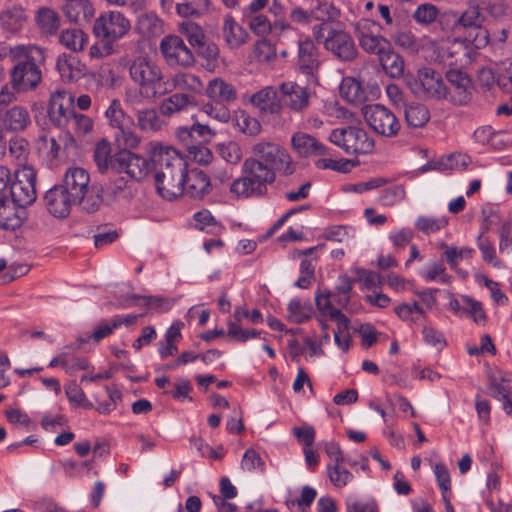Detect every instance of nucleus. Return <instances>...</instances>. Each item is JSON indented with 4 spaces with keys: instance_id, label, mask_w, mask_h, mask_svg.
Wrapping results in <instances>:
<instances>
[{
    "instance_id": "obj_1",
    "label": "nucleus",
    "mask_w": 512,
    "mask_h": 512,
    "mask_svg": "<svg viewBox=\"0 0 512 512\" xmlns=\"http://www.w3.org/2000/svg\"><path fill=\"white\" fill-rule=\"evenodd\" d=\"M157 193L166 200H174L184 193L187 161L173 147L155 144L150 150Z\"/></svg>"
},
{
    "instance_id": "obj_2",
    "label": "nucleus",
    "mask_w": 512,
    "mask_h": 512,
    "mask_svg": "<svg viewBox=\"0 0 512 512\" xmlns=\"http://www.w3.org/2000/svg\"><path fill=\"white\" fill-rule=\"evenodd\" d=\"M129 76L145 99L156 100L169 94L168 78L162 68L148 56H138L131 60Z\"/></svg>"
},
{
    "instance_id": "obj_3",
    "label": "nucleus",
    "mask_w": 512,
    "mask_h": 512,
    "mask_svg": "<svg viewBox=\"0 0 512 512\" xmlns=\"http://www.w3.org/2000/svg\"><path fill=\"white\" fill-rule=\"evenodd\" d=\"M17 64L11 71V82L19 92L34 89L42 79L41 67L45 64V51L37 45L16 47Z\"/></svg>"
},
{
    "instance_id": "obj_4",
    "label": "nucleus",
    "mask_w": 512,
    "mask_h": 512,
    "mask_svg": "<svg viewBox=\"0 0 512 512\" xmlns=\"http://www.w3.org/2000/svg\"><path fill=\"white\" fill-rule=\"evenodd\" d=\"M243 176L230 185V192L237 198H261L267 194L268 185L276 180V173L257 160H244Z\"/></svg>"
},
{
    "instance_id": "obj_5",
    "label": "nucleus",
    "mask_w": 512,
    "mask_h": 512,
    "mask_svg": "<svg viewBox=\"0 0 512 512\" xmlns=\"http://www.w3.org/2000/svg\"><path fill=\"white\" fill-rule=\"evenodd\" d=\"M483 0H467V7L458 13L461 43L467 48L481 50L490 43V32L484 26L486 16L482 9Z\"/></svg>"
},
{
    "instance_id": "obj_6",
    "label": "nucleus",
    "mask_w": 512,
    "mask_h": 512,
    "mask_svg": "<svg viewBox=\"0 0 512 512\" xmlns=\"http://www.w3.org/2000/svg\"><path fill=\"white\" fill-rule=\"evenodd\" d=\"M252 156L245 160H257L272 172L288 176L294 173L295 164L288 151L276 142L259 141L251 147Z\"/></svg>"
},
{
    "instance_id": "obj_7",
    "label": "nucleus",
    "mask_w": 512,
    "mask_h": 512,
    "mask_svg": "<svg viewBox=\"0 0 512 512\" xmlns=\"http://www.w3.org/2000/svg\"><path fill=\"white\" fill-rule=\"evenodd\" d=\"M405 82L410 91L419 98L442 100L448 96V89L440 73L430 67L408 74Z\"/></svg>"
},
{
    "instance_id": "obj_8",
    "label": "nucleus",
    "mask_w": 512,
    "mask_h": 512,
    "mask_svg": "<svg viewBox=\"0 0 512 512\" xmlns=\"http://www.w3.org/2000/svg\"><path fill=\"white\" fill-rule=\"evenodd\" d=\"M329 140L348 155L370 154L375 148L374 139L360 126L335 128L331 131Z\"/></svg>"
},
{
    "instance_id": "obj_9",
    "label": "nucleus",
    "mask_w": 512,
    "mask_h": 512,
    "mask_svg": "<svg viewBox=\"0 0 512 512\" xmlns=\"http://www.w3.org/2000/svg\"><path fill=\"white\" fill-rule=\"evenodd\" d=\"M135 195L133 185L123 176L109 180L105 185L96 188L95 193L86 201L85 211L96 212L102 204L111 206L116 202L131 200Z\"/></svg>"
},
{
    "instance_id": "obj_10",
    "label": "nucleus",
    "mask_w": 512,
    "mask_h": 512,
    "mask_svg": "<svg viewBox=\"0 0 512 512\" xmlns=\"http://www.w3.org/2000/svg\"><path fill=\"white\" fill-rule=\"evenodd\" d=\"M130 29V20L119 11L102 12L93 25V33L96 38L110 41L113 44L124 38Z\"/></svg>"
},
{
    "instance_id": "obj_11",
    "label": "nucleus",
    "mask_w": 512,
    "mask_h": 512,
    "mask_svg": "<svg viewBox=\"0 0 512 512\" xmlns=\"http://www.w3.org/2000/svg\"><path fill=\"white\" fill-rule=\"evenodd\" d=\"M367 125L378 135L384 137L396 136L401 128L395 114L381 104L367 105L362 109Z\"/></svg>"
},
{
    "instance_id": "obj_12",
    "label": "nucleus",
    "mask_w": 512,
    "mask_h": 512,
    "mask_svg": "<svg viewBox=\"0 0 512 512\" xmlns=\"http://www.w3.org/2000/svg\"><path fill=\"white\" fill-rule=\"evenodd\" d=\"M60 186L85 210L86 201L90 196V174L86 169L78 166L69 167Z\"/></svg>"
},
{
    "instance_id": "obj_13",
    "label": "nucleus",
    "mask_w": 512,
    "mask_h": 512,
    "mask_svg": "<svg viewBox=\"0 0 512 512\" xmlns=\"http://www.w3.org/2000/svg\"><path fill=\"white\" fill-rule=\"evenodd\" d=\"M160 51L169 66L189 67L195 63L193 52L179 36L164 37L160 43Z\"/></svg>"
},
{
    "instance_id": "obj_14",
    "label": "nucleus",
    "mask_w": 512,
    "mask_h": 512,
    "mask_svg": "<svg viewBox=\"0 0 512 512\" xmlns=\"http://www.w3.org/2000/svg\"><path fill=\"white\" fill-rule=\"evenodd\" d=\"M36 173L30 166H24L17 175V180L11 184V199L18 206L25 209L36 200Z\"/></svg>"
},
{
    "instance_id": "obj_15",
    "label": "nucleus",
    "mask_w": 512,
    "mask_h": 512,
    "mask_svg": "<svg viewBox=\"0 0 512 512\" xmlns=\"http://www.w3.org/2000/svg\"><path fill=\"white\" fill-rule=\"evenodd\" d=\"M324 48L337 59L349 62L357 56V48L351 35L337 28H330L324 40Z\"/></svg>"
},
{
    "instance_id": "obj_16",
    "label": "nucleus",
    "mask_w": 512,
    "mask_h": 512,
    "mask_svg": "<svg viewBox=\"0 0 512 512\" xmlns=\"http://www.w3.org/2000/svg\"><path fill=\"white\" fill-rule=\"evenodd\" d=\"M279 93L281 108L286 107L296 113L305 111L312 97V91L309 88L301 86L294 81L281 83Z\"/></svg>"
},
{
    "instance_id": "obj_17",
    "label": "nucleus",
    "mask_w": 512,
    "mask_h": 512,
    "mask_svg": "<svg viewBox=\"0 0 512 512\" xmlns=\"http://www.w3.org/2000/svg\"><path fill=\"white\" fill-rule=\"evenodd\" d=\"M377 23L369 19H360L355 24V32L360 47L369 54H376L378 57L388 49L390 42L381 35L374 33Z\"/></svg>"
},
{
    "instance_id": "obj_18",
    "label": "nucleus",
    "mask_w": 512,
    "mask_h": 512,
    "mask_svg": "<svg viewBox=\"0 0 512 512\" xmlns=\"http://www.w3.org/2000/svg\"><path fill=\"white\" fill-rule=\"evenodd\" d=\"M114 165L115 172L126 173L132 180H143L150 169V164L146 158L135 154L127 149L117 152Z\"/></svg>"
},
{
    "instance_id": "obj_19",
    "label": "nucleus",
    "mask_w": 512,
    "mask_h": 512,
    "mask_svg": "<svg viewBox=\"0 0 512 512\" xmlns=\"http://www.w3.org/2000/svg\"><path fill=\"white\" fill-rule=\"evenodd\" d=\"M450 84L448 89L449 100L454 105H466L473 95V83L470 77L461 70L451 69L446 74Z\"/></svg>"
},
{
    "instance_id": "obj_20",
    "label": "nucleus",
    "mask_w": 512,
    "mask_h": 512,
    "mask_svg": "<svg viewBox=\"0 0 512 512\" xmlns=\"http://www.w3.org/2000/svg\"><path fill=\"white\" fill-rule=\"evenodd\" d=\"M74 114L73 98L65 90H57L50 96L48 117L58 128H63L69 117Z\"/></svg>"
},
{
    "instance_id": "obj_21",
    "label": "nucleus",
    "mask_w": 512,
    "mask_h": 512,
    "mask_svg": "<svg viewBox=\"0 0 512 512\" xmlns=\"http://www.w3.org/2000/svg\"><path fill=\"white\" fill-rule=\"evenodd\" d=\"M320 53L315 42L311 38L298 42V54L296 67L306 76L314 77L320 67Z\"/></svg>"
},
{
    "instance_id": "obj_22",
    "label": "nucleus",
    "mask_w": 512,
    "mask_h": 512,
    "mask_svg": "<svg viewBox=\"0 0 512 512\" xmlns=\"http://www.w3.org/2000/svg\"><path fill=\"white\" fill-rule=\"evenodd\" d=\"M44 203L47 211L60 219L70 214L73 205H79L60 185H55L45 193Z\"/></svg>"
},
{
    "instance_id": "obj_23",
    "label": "nucleus",
    "mask_w": 512,
    "mask_h": 512,
    "mask_svg": "<svg viewBox=\"0 0 512 512\" xmlns=\"http://www.w3.org/2000/svg\"><path fill=\"white\" fill-rule=\"evenodd\" d=\"M247 25L250 30L260 37L268 34L280 35L284 31L291 30L290 24L285 19H276L273 23L263 14L248 16Z\"/></svg>"
},
{
    "instance_id": "obj_24",
    "label": "nucleus",
    "mask_w": 512,
    "mask_h": 512,
    "mask_svg": "<svg viewBox=\"0 0 512 512\" xmlns=\"http://www.w3.org/2000/svg\"><path fill=\"white\" fill-rule=\"evenodd\" d=\"M26 210L12 200L0 198V229L16 230L20 228L26 218Z\"/></svg>"
},
{
    "instance_id": "obj_25",
    "label": "nucleus",
    "mask_w": 512,
    "mask_h": 512,
    "mask_svg": "<svg viewBox=\"0 0 512 512\" xmlns=\"http://www.w3.org/2000/svg\"><path fill=\"white\" fill-rule=\"evenodd\" d=\"M374 85H365L364 80L359 78L346 77L340 85V93L343 98L353 104H360L369 99Z\"/></svg>"
},
{
    "instance_id": "obj_26",
    "label": "nucleus",
    "mask_w": 512,
    "mask_h": 512,
    "mask_svg": "<svg viewBox=\"0 0 512 512\" xmlns=\"http://www.w3.org/2000/svg\"><path fill=\"white\" fill-rule=\"evenodd\" d=\"M210 189L211 183L206 173L199 169L186 170L184 193L191 198H202Z\"/></svg>"
},
{
    "instance_id": "obj_27",
    "label": "nucleus",
    "mask_w": 512,
    "mask_h": 512,
    "mask_svg": "<svg viewBox=\"0 0 512 512\" xmlns=\"http://www.w3.org/2000/svg\"><path fill=\"white\" fill-rule=\"evenodd\" d=\"M56 67L62 80L66 82L78 81L86 73L85 65L72 54L63 53L59 55Z\"/></svg>"
},
{
    "instance_id": "obj_28",
    "label": "nucleus",
    "mask_w": 512,
    "mask_h": 512,
    "mask_svg": "<svg viewBox=\"0 0 512 512\" xmlns=\"http://www.w3.org/2000/svg\"><path fill=\"white\" fill-rule=\"evenodd\" d=\"M291 143L293 149L303 157L312 155H325L327 153V147L319 142L315 137L303 133L297 132L292 135Z\"/></svg>"
},
{
    "instance_id": "obj_29",
    "label": "nucleus",
    "mask_w": 512,
    "mask_h": 512,
    "mask_svg": "<svg viewBox=\"0 0 512 512\" xmlns=\"http://www.w3.org/2000/svg\"><path fill=\"white\" fill-rule=\"evenodd\" d=\"M116 157L117 152L113 153L112 144L106 138H102L95 144L93 161L99 173L107 174L110 170L115 172Z\"/></svg>"
},
{
    "instance_id": "obj_30",
    "label": "nucleus",
    "mask_w": 512,
    "mask_h": 512,
    "mask_svg": "<svg viewBox=\"0 0 512 512\" xmlns=\"http://www.w3.org/2000/svg\"><path fill=\"white\" fill-rule=\"evenodd\" d=\"M0 123L5 130L18 132L31 123V117L25 107L15 105L1 114Z\"/></svg>"
},
{
    "instance_id": "obj_31",
    "label": "nucleus",
    "mask_w": 512,
    "mask_h": 512,
    "mask_svg": "<svg viewBox=\"0 0 512 512\" xmlns=\"http://www.w3.org/2000/svg\"><path fill=\"white\" fill-rule=\"evenodd\" d=\"M250 102L264 113L278 114L281 111V102L277 90L272 86H266L252 94Z\"/></svg>"
},
{
    "instance_id": "obj_32",
    "label": "nucleus",
    "mask_w": 512,
    "mask_h": 512,
    "mask_svg": "<svg viewBox=\"0 0 512 512\" xmlns=\"http://www.w3.org/2000/svg\"><path fill=\"white\" fill-rule=\"evenodd\" d=\"M222 35L225 43L231 49H237L244 45L249 36L247 31L236 22L230 13L224 16Z\"/></svg>"
},
{
    "instance_id": "obj_33",
    "label": "nucleus",
    "mask_w": 512,
    "mask_h": 512,
    "mask_svg": "<svg viewBox=\"0 0 512 512\" xmlns=\"http://www.w3.org/2000/svg\"><path fill=\"white\" fill-rule=\"evenodd\" d=\"M489 390L492 397L502 401L505 413L512 415V373L504 374L499 381L493 379Z\"/></svg>"
},
{
    "instance_id": "obj_34",
    "label": "nucleus",
    "mask_w": 512,
    "mask_h": 512,
    "mask_svg": "<svg viewBox=\"0 0 512 512\" xmlns=\"http://www.w3.org/2000/svg\"><path fill=\"white\" fill-rule=\"evenodd\" d=\"M35 23L42 36L51 37L57 34L61 20L54 9L40 7L35 11Z\"/></svg>"
},
{
    "instance_id": "obj_35",
    "label": "nucleus",
    "mask_w": 512,
    "mask_h": 512,
    "mask_svg": "<svg viewBox=\"0 0 512 512\" xmlns=\"http://www.w3.org/2000/svg\"><path fill=\"white\" fill-rule=\"evenodd\" d=\"M206 95L215 102L229 104L237 99V90L233 84L217 77L209 81Z\"/></svg>"
},
{
    "instance_id": "obj_36",
    "label": "nucleus",
    "mask_w": 512,
    "mask_h": 512,
    "mask_svg": "<svg viewBox=\"0 0 512 512\" xmlns=\"http://www.w3.org/2000/svg\"><path fill=\"white\" fill-rule=\"evenodd\" d=\"M196 99L187 93H175L164 99L159 105V111L162 116L171 117L177 113L194 107Z\"/></svg>"
},
{
    "instance_id": "obj_37",
    "label": "nucleus",
    "mask_w": 512,
    "mask_h": 512,
    "mask_svg": "<svg viewBox=\"0 0 512 512\" xmlns=\"http://www.w3.org/2000/svg\"><path fill=\"white\" fill-rule=\"evenodd\" d=\"M67 130L66 147L75 143L74 136L83 137L93 129L92 119L84 114L75 113L69 117L67 124L63 127Z\"/></svg>"
},
{
    "instance_id": "obj_38",
    "label": "nucleus",
    "mask_w": 512,
    "mask_h": 512,
    "mask_svg": "<svg viewBox=\"0 0 512 512\" xmlns=\"http://www.w3.org/2000/svg\"><path fill=\"white\" fill-rule=\"evenodd\" d=\"M62 11L73 23L87 22L94 15V8L89 0H67Z\"/></svg>"
},
{
    "instance_id": "obj_39",
    "label": "nucleus",
    "mask_w": 512,
    "mask_h": 512,
    "mask_svg": "<svg viewBox=\"0 0 512 512\" xmlns=\"http://www.w3.org/2000/svg\"><path fill=\"white\" fill-rule=\"evenodd\" d=\"M168 88L169 94L175 89L200 93L204 89V84L195 74L179 72L174 74L171 79H168Z\"/></svg>"
},
{
    "instance_id": "obj_40",
    "label": "nucleus",
    "mask_w": 512,
    "mask_h": 512,
    "mask_svg": "<svg viewBox=\"0 0 512 512\" xmlns=\"http://www.w3.org/2000/svg\"><path fill=\"white\" fill-rule=\"evenodd\" d=\"M137 127L145 133H156L165 126V121L154 108L140 109L135 114Z\"/></svg>"
},
{
    "instance_id": "obj_41",
    "label": "nucleus",
    "mask_w": 512,
    "mask_h": 512,
    "mask_svg": "<svg viewBox=\"0 0 512 512\" xmlns=\"http://www.w3.org/2000/svg\"><path fill=\"white\" fill-rule=\"evenodd\" d=\"M383 70L392 78H399L404 74L405 62L402 56L394 51L391 44L378 57Z\"/></svg>"
},
{
    "instance_id": "obj_42",
    "label": "nucleus",
    "mask_w": 512,
    "mask_h": 512,
    "mask_svg": "<svg viewBox=\"0 0 512 512\" xmlns=\"http://www.w3.org/2000/svg\"><path fill=\"white\" fill-rule=\"evenodd\" d=\"M27 20L25 9L14 5L0 13V25L11 32L20 30Z\"/></svg>"
},
{
    "instance_id": "obj_43",
    "label": "nucleus",
    "mask_w": 512,
    "mask_h": 512,
    "mask_svg": "<svg viewBox=\"0 0 512 512\" xmlns=\"http://www.w3.org/2000/svg\"><path fill=\"white\" fill-rule=\"evenodd\" d=\"M109 125L117 131L132 125V119L122 109L118 99H113L105 111Z\"/></svg>"
},
{
    "instance_id": "obj_44",
    "label": "nucleus",
    "mask_w": 512,
    "mask_h": 512,
    "mask_svg": "<svg viewBox=\"0 0 512 512\" xmlns=\"http://www.w3.org/2000/svg\"><path fill=\"white\" fill-rule=\"evenodd\" d=\"M406 122L413 128L423 127L430 119L428 108L420 103H409L404 107Z\"/></svg>"
},
{
    "instance_id": "obj_45",
    "label": "nucleus",
    "mask_w": 512,
    "mask_h": 512,
    "mask_svg": "<svg viewBox=\"0 0 512 512\" xmlns=\"http://www.w3.org/2000/svg\"><path fill=\"white\" fill-rule=\"evenodd\" d=\"M214 135L215 132L208 125L198 123L191 127H180L177 131L178 138L187 146L191 144L189 140L195 139L197 141V138L200 139L199 141L207 140Z\"/></svg>"
},
{
    "instance_id": "obj_46",
    "label": "nucleus",
    "mask_w": 512,
    "mask_h": 512,
    "mask_svg": "<svg viewBox=\"0 0 512 512\" xmlns=\"http://www.w3.org/2000/svg\"><path fill=\"white\" fill-rule=\"evenodd\" d=\"M135 29L146 37L159 35L162 32V21L155 13H144L138 17Z\"/></svg>"
},
{
    "instance_id": "obj_47",
    "label": "nucleus",
    "mask_w": 512,
    "mask_h": 512,
    "mask_svg": "<svg viewBox=\"0 0 512 512\" xmlns=\"http://www.w3.org/2000/svg\"><path fill=\"white\" fill-rule=\"evenodd\" d=\"M61 45L73 52H79L84 49L87 42V35L78 28L63 30L59 35Z\"/></svg>"
},
{
    "instance_id": "obj_48",
    "label": "nucleus",
    "mask_w": 512,
    "mask_h": 512,
    "mask_svg": "<svg viewBox=\"0 0 512 512\" xmlns=\"http://www.w3.org/2000/svg\"><path fill=\"white\" fill-rule=\"evenodd\" d=\"M311 10L313 19L328 25L340 17V10L332 2L329 1L318 0L316 5Z\"/></svg>"
},
{
    "instance_id": "obj_49",
    "label": "nucleus",
    "mask_w": 512,
    "mask_h": 512,
    "mask_svg": "<svg viewBox=\"0 0 512 512\" xmlns=\"http://www.w3.org/2000/svg\"><path fill=\"white\" fill-rule=\"evenodd\" d=\"M135 300H143V305L151 313H165L168 312L174 305V300L163 296H139L133 295Z\"/></svg>"
},
{
    "instance_id": "obj_50",
    "label": "nucleus",
    "mask_w": 512,
    "mask_h": 512,
    "mask_svg": "<svg viewBox=\"0 0 512 512\" xmlns=\"http://www.w3.org/2000/svg\"><path fill=\"white\" fill-rule=\"evenodd\" d=\"M210 0H184L177 4V13L182 17H199L208 11Z\"/></svg>"
},
{
    "instance_id": "obj_51",
    "label": "nucleus",
    "mask_w": 512,
    "mask_h": 512,
    "mask_svg": "<svg viewBox=\"0 0 512 512\" xmlns=\"http://www.w3.org/2000/svg\"><path fill=\"white\" fill-rule=\"evenodd\" d=\"M115 329H116V327H113L112 319L111 320H102L95 326V328L91 334H87L85 336H80L77 339L76 344L79 345V347H80L82 344L87 343L90 340H92L95 343H99L104 338L110 336L114 332Z\"/></svg>"
},
{
    "instance_id": "obj_52",
    "label": "nucleus",
    "mask_w": 512,
    "mask_h": 512,
    "mask_svg": "<svg viewBox=\"0 0 512 512\" xmlns=\"http://www.w3.org/2000/svg\"><path fill=\"white\" fill-rule=\"evenodd\" d=\"M438 23L441 29L450 33L454 36V41L457 43H461V33L459 26V18L458 12L455 11H447L442 14H439L437 17Z\"/></svg>"
},
{
    "instance_id": "obj_53",
    "label": "nucleus",
    "mask_w": 512,
    "mask_h": 512,
    "mask_svg": "<svg viewBox=\"0 0 512 512\" xmlns=\"http://www.w3.org/2000/svg\"><path fill=\"white\" fill-rule=\"evenodd\" d=\"M392 38L397 46L410 53H417L422 48L421 40L412 31H398Z\"/></svg>"
},
{
    "instance_id": "obj_54",
    "label": "nucleus",
    "mask_w": 512,
    "mask_h": 512,
    "mask_svg": "<svg viewBox=\"0 0 512 512\" xmlns=\"http://www.w3.org/2000/svg\"><path fill=\"white\" fill-rule=\"evenodd\" d=\"M482 5L486 14L495 20H501L511 14L509 1L506 0H483Z\"/></svg>"
},
{
    "instance_id": "obj_55",
    "label": "nucleus",
    "mask_w": 512,
    "mask_h": 512,
    "mask_svg": "<svg viewBox=\"0 0 512 512\" xmlns=\"http://www.w3.org/2000/svg\"><path fill=\"white\" fill-rule=\"evenodd\" d=\"M287 310L289 320L301 324L310 318L312 308L308 303H302L299 299H292Z\"/></svg>"
},
{
    "instance_id": "obj_56",
    "label": "nucleus",
    "mask_w": 512,
    "mask_h": 512,
    "mask_svg": "<svg viewBox=\"0 0 512 512\" xmlns=\"http://www.w3.org/2000/svg\"><path fill=\"white\" fill-rule=\"evenodd\" d=\"M420 275L426 282L438 281L442 284H448L451 281V276L446 273V268L442 261L432 263L425 270L421 271Z\"/></svg>"
},
{
    "instance_id": "obj_57",
    "label": "nucleus",
    "mask_w": 512,
    "mask_h": 512,
    "mask_svg": "<svg viewBox=\"0 0 512 512\" xmlns=\"http://www.w3.org/2000/svg\"><path fill=\"white\" fill-rule=\"evenodd\" d=\"M241 468L250 473H264L266 465L260 454L255 449L249 448L242 457Z\"/></svg>"
},
{
    "instance_id": "obj_58",
    "label": "nucleus",
    "mask_w": 512,
    "mask_h": 512,
    "mask_svg": "<svg viewBox=\"0 0 512 512\" xmlns=\"http://www.w3.org/2000/svg\"><path fill=\"white\" fill-rule=\"evenodd\" d=\"M448 225V220L445 217H426L420 216L415 222V227L422 233L429 235L435 233Z\"/></svg>"
},
{
    "instance_id": "obj_59",
    "label": "nucleus",
    "mask_w": 512,
    "mask_h": 512,
    "mask_svg": "<svg viewBox=\"0 0 512 512\" xmlns=\"http://www.w3.org/2000/svg\"><path fill=\"white\" fill-rule=\"evenodd\" d=\"M37 149L44 157L54 160L58 158L61 147L54 137L41 134L37 139Z\"/></svg>"
},
{
    "instance_id": "obj_60",
    "label": "nucleus",
    "mask_w": 512,
    "mask_h": 512,
    "mask_svg": "<svg viewBox=\"0 0 512 512\" xmlns=\"http://www.w3.org/2000/svg\"><path fill=\"white\" fill-rule=\"evenodd\" d=\"M438 8L430 3L420 4L413 13L414 20L420 25H429L437 20Z\"/></svg>"
},
{
    "instance_id": "obj_61",
    "label": "nucleus",
    "mask_w": 512,
    "mask_h": 512,
    "mask_svg": "<svg viewBox=\"0 0 512 512\" xmlns=\"http://www.w3.org/2000/svg\"><path fill=\"white\" fill-rule=\"evenodd\" d=\"M341 464L342 463H334L327 467L330 481L338 488L346 486L353 478V475L346 468L342 467Z\"/></svg>"
},
{
    "instance_id": "obj_62",
    "label": "nucleus",
    "mask_w": 512,
    "mask_h": 512,
    "mask_svg": "<svg viewBox=\"0 0 512 512\" xmlns=\"http://www.w3.org/2000/svg\"><path fill=\"white\" fill-rule=\"evenodd\" d=\"M461 301L464 304L463 313L472 317L477 324L484 323L486 314L483 306L479 301L474 300L469 296H462Z\"/></svg>"
},
{
    "instance_id": "obj_63",
    "label": "nucleus",
    "mask_w": 512,
    "mask_h": 512,
    "mask_svg": "<svg viewBox=\"0 0 512 512\" xmlns=\"http://www.w3.org/2000/svg\"><path fill=\"white\" fill-rule=\"evenodd\" d=\"M202 112L220 123H226L231 118L230 110L226 107V104L215 101L214 103L204 104Z\"/></svg>"
},
{
    "instance_id": "obj_64",
    "label": "nucleus",
    "mask_w": 512,
    "mask_h": 512,
    "mask_svg": "<svg viewBox=\"0 0 512 512\" xmlns=\"http://www.w3.org/2000/svg\"><path fill=\"white\" fill-rule=\"evenodd\" d=\"M219 155L223 160L230 164H237L242 158V151L238 143L229 141L221 143L218 146Z\"/></svg>"
}]
</instances>
